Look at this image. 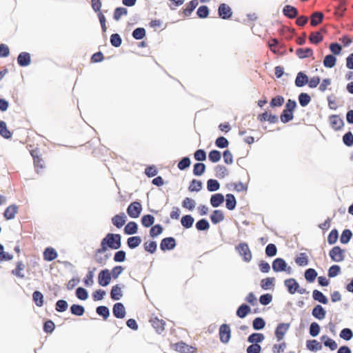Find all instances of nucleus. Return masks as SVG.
<instances>
[{
	"label": "nucleus",
	"instance_id": "32",
	"mask_svg": "<svg viewBox=\"0 0 353 353\" xmlns=\"http://www.w3.org/2000/svg\"><path fill=\"white\" fill-rule=\"evenodd\" d=\"M225 206L229 210H233L236 205V200L232 194H227Z\"/></svg>",
	"mask_w": 353,
	"mask_h": 353
},
{
	"label": "nucleus",
	"instance_id": "37",
	"mask_svg": "<svg viewBox=\"0 0 353 353\" xmlns=\"http://www.w3.org/2000/svg\"><path fill=\"white\" fill-rule=\"evenodd\" d=\"M194 221V218L191 215H189V214L183 216L181 219V225L185 228H187V229L190 228L192 226Z\"/></svg>",
	"mask_w": 353,
	"mask_h": 353
},
{
	"label": "nucleus",
	"instance_id": "6",
	"mask_svg": "<svg viewBox=\"0 0 353 353\" xmlns=\"http://www.w3.org/2000/svg\"><path fill=\"white\" fill-rule=\"evenodd\" d=\"M110 272L108 269L101 270L98 275V282L101 286L105 287L108 285L111 281Z\"/></svg>",
	"mask_w": 353,
	"mask_h": 353
},
{
	"label": "nucleus",
	"instance_id": "36",
	"mask_svg": "<svg viewBox=\"0 0 353 353\" xmlns=\"http://www.w3.org/2000/svg\"><path fill=\"white\" fill-rule=\"evenodd\" d=\"M198 1L197 0H192L190 3H188L186 5L185 8L183 9V14L185 16H190L191 13L193 12V10L196 8L198 6Z\"/></svg>",
	"mask_w": 353,
	"mask_h": 353
},
{
	"label": "nucleus",
	"instance_id": "8",
	"mask_svg": "<svg viewBox=\"0 0 353 353\" xmlns=\"http://www.w3.org/2000/svg\"><path fill=\"white\" fill-rule=\"evenodd\" d=\"M290 326V323H279L277 325V327L275 330V333H274L275 336L277 339V341H280L283 339L285 334L289 330Z\"/></svg>",
	"mask_w": 353,
	"mask_h": 353
},
{
	"label": "nucleus",
	"instance_id": "21",
	"mask_svg": "<svg viewBox=\"0 0 353 353\" xmlns=\"http://www.w3.org/2000/svg\"><path fill=\"white\" fill-rule=\"evenodd\" d=\"M224 200V196L222 194H214L211 196L210 204L214 208H218L223 203Z\"/></svg>",
	"mask_w": 353,
	"mask_h": 353
},
{
	"label": "nucleus",
	"instance_id": "58",
	"mask_svg": "<svg viewBox=\"0 0 353 353\" xmlns=\"http://www.w3.org/2000/svg\"><path fill=\"white\" fill-rule=\"evenodd\" d=\"M205 170V165L203 163H196L194 165L193 173L196 176H201Z\"/></svg>",
	"mask_w": 353,
	"mask_h": 353
},
{
	"label": "nucleus",
	"instance_id": "56",
	"mask_svg": "<svg viewBox=\"0 0 353 353\" xmlns=\"http://www.w3.org/2000/svg\"><path fill=\"white\" fill-rule=\"evenodd\" d=\"M293 117H294L293 112L287 111L285 110H283V111L282 112V113L280 116L281 122H283L284 123H288V122L290 121L291 120H292Z\"/></svg>",
	"mask_w": 353,
	"mask_h": 353
},
{
	"label": "nucleus",
	"instance_id": "40",
	"mask_svg": "<svg viewBox=\"0 0 353 353\" xmlns=\"http://www.w3.org/2000/svg\"><path fill=\"white\" fill-rule=\"evenodd\" d=\"M128 13V10L123 7L117 8L113 13V18L115 21H119L122 16H125Z\"/></svg>",
	"mask_w": 353,
	"mask_h": 353
},
{
	"label": "nucleus",
	"instance_id": "15",
	"mask_svg": "<svg viewBox=\"0 0 353 353\" xmlns=\"http://www.w3.org/2000/svg\"><path fill=\"white\" fill-rule=\"evenodd\" d=\"M329 121L332 128L335 130L341 129L344 125L343 119L338 115L330 116Z\"/></svg>",
	"mask_w": 353,
	"mask_h": 353
},
{
	"label": "nucleus",
	"instance_id": "47",
	"mask_svg": "<svg viewBox=\"0 0 353 353\" xmlns=\"http://www.w3.org/2000/svg\"><path fill=\"white\" fill-rule=\"evenodd\" d=\"M336 59L334 55L328 54L325 56L323 60V65L326 68H332L335 65Z\"/></svg>",
	"mask_w": 353,
	"mask_h": 353
},
{
	"label": "nucleus",
	"instance_id": "38",
	"mask_svg": "<svg viewBox=\"0 0 353 353\" xmlns=\"http://www.w3.org/2000/svg\"><path fill=\"white\" fill-rule=\"evenodd\" d=\"M323 19V14L321 12H316L311 16L310 24L312 26H316L321 23Z\"/></svg>",
	"mask_w": 353,
	"mask_h": 353
},
{
	"label": "nucleus",
	"instance_id": "39",
	"mask_svg": "<svg viewBox=\"0 0 353 353\" xmlns=\"http://www.w3.org/2000/svg\"><path fill=\"white\" fill-rule=\"evenodd\" d=\"M70 312L75 316H81L83 315L85 312V308L81 305L73 304L70 307Z\"/></svg>",
	"mask_w": 353,
	"mask_h": 353
},
{
	"label": "nucleus",
	"instance_id": "51",
	"mask_svg": "<svg viewBox=\"0 0 353 353\" xmlns=\"http://www.w3.org/2000/svg\"><path fill=\"white\" fill-rule=\"evenodd\" d=\"M352 236V233L351 230H350L348 229L344 230L343 231L341 238H340L341 243H343V244L347 243L350 241Z\"/></svg>",
	"mask_w": 353,
	"mask_h": 353
},
{
	"label": "nucleus",
	"instance_id": "10",
	"mask_svg": "<svg viewBox=\"0 0 353 353\" xmlns=\"http://www.w3.org/2000/svg\"><path fill=\"white\" fill-rule=\"evenodd\" d=\"M176 240L173 237H166L161 240L160 248L162 251L173 250L176 247Z\"/></svg>",
	"mask_w": 353,
	"mask_h": 353
},
{
	"label": "nucleus",
	"instance_id": "48",
	"mask_svg": "<svg viewBox=\"0 0 353 353\" xmlns=\"http://www.w3.org/2000/svg\"><path fill=\"white\" fill-rule=\"evenodd\" d=\"M299 101L302 107H305L311 101V97L307 93L302 92L299 95Z\"/></svg>",
	"mask_w": 353,
	"mask_h": 353
},
{
	"label": "nucleus",
	"instance_id": "22",
	"mask_svg": "<svg viewBox=\"0 0 353 353\" xmlns=\"http://www.w3.org/2000/svg\"><path fill=\"white\" fill-rule=\"evenodd\" d=\"M296 54L299 59H305L313 56V50L310 48H297L296 50Z\"/></svg>",
	"mask_w": 353,
	"mask_h": 353
},
{
	"label": "nucleus",
	"instance_id": "4",
	"mask_svg": "<svg viewBox=\"0 0 353 353\" xmlns=\"http://www.w3.org/2000/svg\"><path fill=\"white\" fill-rule=\"evenodd\" d=\"M331 259L334 262H341L345 259V250L339 246H334L329 252Z\"/></svg>",
	"mask_w": 353,
	"mask_h": 353
},
{
	"label": "nucleus",
	"instance_id": "53",
	"mask_svg": "<svg viewBox=\"0 0 353 353\" xmlns=\"http://www.w3.org/2000/svg\"><path fill=\"white\" fill-rule=\"evenodd\" d=\"M0 134L6 139H9L12 136L4 121H0Z\"/></svg>",
	"mask_w": 353,
	"mask_h": 353
},
{
	"label": "nucleus",
	"instance_id": "20",
	"mask_svg": "<svg viewBox=\"0 0 353 353\" xmlns=\"http://www.w3.org/2000/svg\"><path fill=\"white\" fill-rule=\"evenodd\" d=\"M283 14L290 19L296 18L298 15L297 9L292 6H285L283 10Z\"/></svg>",
	"mask_w": 353,
	"mask_h": 353
},
{
	"label": "nucleus",
	"instance_id": "9",
	"mask_svg": "<svg viewBox=\"0 0 353 353\" xmlns=\"http://www.w3.org/2000/svg\"><path fill=\"white\" fill-rule=\"evenodd\" d=\"M218 14L221 19H228L232 17V11L228 5L221 3L219 6Z\"/></svg>",
	"mask_w": 353,
	"mask_h": 353
},
{
	"label": "nucleus",
	"instance_id": "31",
	"mask_svg": "<svg viewBox=\"0 0 353 353\" xmlns=\"http://www.w3.org/2000/svg\"><path fill=\"white\" fill-rule=\"evenodd\" d=\"M265 339V336L262 333H252L248 337V342L250 343H256L262 342Z\"/></svg>",
	"mask_w": 353,
	"mask_h": 353
},
{
	"label": "nucleus",
	"instance_id": "44",
	"mask_svg": "<svg viewBox=\"0 0 353 353\" xmlns=\"http://www.w3.org/2000/svg\"><path fill=\"white\" fill-rule=\"evenodd\" d=\"M196 228L199 231L208 230L210 228V223L205 219H202L196 223Z\"/></svg>",
	"mask_w": 353,
	"mask_h": 353
},
{
	"label": "nucleus",
	"instance_id": "54",
	"mask_svg": "<svg viewBox=\"0 0 353 353\" xmlns=\"http://www.w3.org/2000/svg\"><path fill=\"white\" fill-rule=\"evenodd\" d=\"M307 347L311 351H316L321 350V344L316 340H310L307 341Z\"/></svg>",
	"mask_w": 353,
	"mask_h": 353
},
{
	"label": "nucleus",
	"instance_id": "52",
	"mask_svg": "<svg viewBox=\"0 0 353 353\" xmlns=\"http://www.w3.org/2000/svg\"><path fill=\"white\" fill-rule=\"evenodd\" d=\"M68 307V303L65 300H59L55 305V310L59 312H65Z\"/></svg>",
	"mask_w": 353,
	"mask_h": 353
},
{
	"label": "nucleus",
	"instance_id": "50",
	"mask_svg": "<svg viewBox=\"0 0 353 353\" xmlns=\"http://www.w3.org/2000/svg\"><path fill=\"white\" fill-rule=\"evenodd\" d=\"M32 299L35 304L41 307L43 304V295L39 291H34L32 294Z\"/></svg>",
	"mask_w": 353,
	"mask_h": 353
},
{
	"label": "nucleus",
	"instance_id": "19",
	"mask_svg": "<svg viewBox=\"0 0 353 353\" xmlns=\"http://www.w3.org/2000/svg\"><path fill=\"white\" fill-rule=\"evenodd\" d=\"M31 59L28 52H21L17 57V62L20 66H27L30 63Z\"/></svg>",
	"mask_w": 353,
	"mask_h": 353
},
{
	"label": "nucleus",
	"instance_id": "17",
	"mask_svg": "<svg viewBox=\"0 0 353 353\" xmlns=\"http://www.w3.org/2000/svg\"><path fill=\"white\" fill-rule=\"evenodd\" d=\"M150 321L158 334H161L163 332L165 324L163 320H160L157 317H154L152 318Z\"/></svg>",
	"mask_w": 353,
	"mask_h": 353
},
{
	"label": "nucleus",
	"instance_id": "60",
	"mask_svg": "<svg viewBox=\"0 0 353 353\" xmlns=\"http://www.w3.org/2000/svg\"><path fill=\"white\" fill-rule=\"evenodd\" d=\"M163 232V227L160 224H157L152 227L150 230V235L152 238H155L159 234H161Z\"/></svg>",
	"mask_w": 353,
	"mask_h": 353
},
{
	"label": "nucleus",
	"instance_id": "55",
	"mask_svg": "<svg viewBox=\"0 0 353 353\" xmlns=\"http://www.w3.org/2000/svg\"><path fill=\"white\" fill-rule=\"evenodd\" d=\"M25 268V265L23 263L22 261H19L17 263V268L16 269L13 270L12 271V273L17 276L19 278H24V274L21 272V270H23Z\"/></svg>",
	"mask_w": 353,
	"mask_h": 353
},
{
	"label": "nucleus",
	"instance_id": "41",
	"mask_svg": "<svg viewBox=\"0 0 353 353\" xmlns=\"http://www.w3.org/2000/svg\"><path fill=\"white\" fill-rule=\"evenodd\" d=\"M96 312L98 315L102 316L104 320H106L110 316V310L107 306H98Z\"/></svg>",
	"mask_w": 353,
	"mask_h": 353
},
{
	"label": "nucleus",
	"instance_id": "45",
	"mask_svg": "<svg viewBox=\"0 0 353 353\" xmlns=\"http://www.w3.org/2000/svg\"><path fill=\"white\" fill-rule=\"evenodd\" d=\"M220 188L219 181L216 179H210L207 181V189L209 192H215Z\"/></svg>",
	"mask_w": 353,
	"mask_h": 353
},
{
	"label": "nucleus",
	"instance_id": "30",
	"mask_svg": "<svg viewBox=\"0 0 353 353\" xmlns=\"http://www.w3.org/2000/svg\"><path fill=\"white\" fill-rule=\"evenodd\" d=\"M57 257L56 250L52 248H47L43 252V258L46 261H52Z\"/></svg>",
	"mask_w": 353,
	"mask_h": 353
},
{
	"label": "nucleus",
	"instance_id": "16",
	"mask_svg": "<svg viewBox=\"0 0 353 353\" xmlns=\"http://www.w3.org/2000/svg\"><path fill=\"white\" fill-rule=\"evenodd\" d=\"M312 315L318 320H322L326 316V311L322 305H316L312 309Z\"/></svg>",
	"mask_w": 353,
	"mask_h": 353
},
{
	"label": "nucleus",
	"instance_id": "29",
	"mask_svg": "<svg viewBox=\"0 0 353 353\" xmlns=\"http://www.w3.org/2000/svg\"><path fill=\"white\" fill-rule=\"evenodd\" d=\"M123 296L121 287L117 284L114 285L110 291V297L112 300H119Z\"/></svg>",
	"mask_w": 353,
	"mask_h": 353
},
{
	"label": "nucleus",
	"instance_id": "11",
	"mask_svg": "<svg viewBox=\"0 0 353 353\" xmlns=\"http://www.w3.org/2000/svg\"><path fill=\"white\" fill-rule=\"evenodd\" d=\"M112 312L117 319L124 318L126 314L125 307L122 303H116L113 305Z\"/></svg>",
	"mask_w": 353,
	"mask_h": 353
},
{
	"label": "nucleus",
	"instance_id": "18",
	"mask_svg": "<svg viewBox=\"0 0 353 353\" xmlns=\"http://www.w3.org/2000/svg\"><path fill=\"white\" fill-rule=\"evenodd\" d=\"M126 220V215L123 212H122L120 213L119 214L114 216L112 219V222L114 225H115L118 228H120L125 223Z\"/></svg>",
	"mask_w": 353,
	"mask_h": 353
},
{
	"label": "nucleus",
	"instance_id": "7",
	"mask_svg": "<svg viewBox=\"0 0 353 353\" xmlns=\"http://www.w3.org/2000/svg\"><path fill=\"white\" fill-rule=\"evenodd\" d=\"M231 331L230 326L228 324H223L219 328L220 340L223 343H227L231 337Z\"/></svg>",
	"mask_w": 353,
	"mask_h": 353
},
{
	"label": "nucleus",
	"instance_id": "34",
	"mask_svg": "<svg viewBox=\"0 0 353 353\" xmlns=\"http://www.w3.org/2000/svg\"><path fill=\"white\" fill-rule=\"evenodd\" d=\"M138 225L134 221L129 222L124 228V232L126 234H134L137 233Z\"/></svg>",
	"mask_w": 353,
	"mask_h": 353
},
{
	"label": "nucleus",
	"instance_id": "57",
	"mask_svg": "<svg viewBox=\"0 0 353 353\" xmlns=\"http://www.w3.org/2000/svg\"><path fill=\"white\" fill-rule=\"evenodd\" d=\"M320 330L321 327L317 323L313 322L310 324L309 332L312 336L315 337L318 336L320 332Z\"/></svg>",
	"mask_w": 353,
	"mask_h": 353
},
{
	"label": "nucleus",
	"instance_id": "23",
	"mask_svg": "<svg viewBox=\"0 0 353 353\" xmlns=\"http://www.w3.org/2000/svg\"><path fill=\"white\" fill-rule=\"evenodd\" d=\"M308 82L307 76L303 73V72H298L296 79H295V85L296 86L301 88L304 86Z\"/></svg>",
	"mask_w": 353,
	"mask_h": 353
},
{
	"label": "nucleus",
	"instance_id": "26",
	"mask_svg": "<svg viewBox=\"0 0 353 353\" xmlns=\"http://www.w3.org/2000/svg\"><path fill=\"white\" fill-rule=\"evenodd\" d=\"M17 209L18 208L16 205L8 206L3 213L5 218L8 220L14 219L17 212Z\"/></svg>",
	"mask_w": 353,
	"mask_h": 353
},
{
	"label": "nucleus",
	"instance_id": "14",
	"mask_svg": "<svg viewBox=\"0 0 353 353\" xmlns=\"http://www.w3.org/2000/svg\"><path fill=\"white\" fill-rule=\"evenodd\" d=\"M284 285L288 288L289 293L291 294H294L296 292H297L298 288H299V284L298 282L296 281V279L292 278L285 280Z\"/></svg>",
	"mask_w": 353,
	"mask_h": 353
},
{
	"label": "nucleus",
	"instance_id": "13",
	"mask_svg": "<svg viewBox=\"0 0 353 353\" xmlns=\"http://www.w3.org/2000/svg\"><path fill=\"white\" fill-rule=\"evenodd\" d=\"M325 32L326 30L324 28H322L317 32H311L310 35L309 36V40L310 43L313 44H318L321 42L323 39V33Z\"/></svg>",
	"mask_w": 353,
	"mask_h": 353
},
{
	"label": "nucleus",
	"instance_id": "3",
	"mask_svg": "<svg viewBox=\"0 0 353 353\" xmlns=\"http://www.w3.org/2000/svg\"><path fill=\"white\" fill-rule=\"evenodd\" d=\"M236 251L243 256L244 261L250 262L252 259V253L246 243H241L236 247Z\"/></svg>",
	"mask_w": 353,
	"mask_h": 353
},
{
	"label": "nucleus",
	"instance_id": "49",
	"mask_svg": "<svg viewBox=\"0 0 353 353\" xmlns=\"http://www.w3.org/2000/svg\"><path fill=\"white\" fill-rule=\"evenodd\" d=\"M154 222V217L151 214L144 215L141 218V223L145 228H148V227L152 225Z\"/></svg>",
	"mask_w": 353,
	"mask_h": 353
},
{
	"label": "nucleus",
	"instance_id": "24",
	"mask_svg": "<svg viewBox=\"0 0 353 353\" xmlns=\"http://www.w3.org/2000/svg\"><path fill=\"white\" fill-rule=\"evenodd\" d=\"M224 214L221 210H215L210 216L212 223L217 224L224 220Z\"/></svg>",
	"mask_w": 353,
	"mask_h": 353
},
{
	"label": "nucleus",
	"instance_id": "64",
	"mask_svg": "<svg viewBox=\"0 0 353 353\" xmlns=\"http://www.w3.org/2000/svg\"><path fill=\"white\" fill-rule=\"evenodd\" d=\"M277 253V248L273 243L268 244L265 248V254L268 256H274Z\"/></svg>",
	"mask_w": 353,
	"mask_h": 353
},
{
	"label": "nucleus",
	"instance_id": "59",
	"mask_svg": "<svg viewBox=\"0 0 353 353\" xmlns=\"http://www.w3.org/2000/svg\"><path fill=\"white\" fill-rule=\"evenodd\" d=\"M340 337L345 341H350L353 337V332L350 328H343L340 332Z\"/></svg>",
	"mask_w": 353,
	"mask_h": 353
},
{
	"label": "nucleus",
	"instance_id": "12",
	"mask_svg": "<svg viewBox=\"0 0 353 353\" xmlns=\"http://www.w3.org/2000/svg\"><path fill=\"white\" fill-rule=\"evenodd\" d=\"M257 119L260 122L268 121L270 123H275L278 122V117L276 115L272 114L265 111L262 114L257 116Z\"/></svg>",
	"mask_w": 353,
	"mask_h": 353
},
{
	"label": "nucleus",
	"instance_id": "27",
	"mask_svg": "<svg viewBox=\"0 0 353 353\" xmlns=\"http://www.w3.org/2000/svg\"><path fill=\"white\" fill-rule=\"evenodd\" d=\"M312 298L314 301L323 304H327L328 303L327 298L318 290H314L312 292Z\"/></svg>",
	"mask_w": 353,
	"mask_h": 353
},
{
	"label": "nucleus",
	"instance_id": "46",
	"mask_svg": "<svg viewBox=\"0 0 353 353\" xmlns=\"http://www.w3.org/2000/svg\"><path fill=\"white\" fill-rule=\"evenodd\" d=\"M265 322L261 317H256L252 322V327L255 330H261L264 328Z\"/></svg>",
	"mask_w": 353,
	"mask_h": 353
},
{
	"label": "nucleus",
	"instance_id": "63",
	"mask_svg": "<svg viewBox=\"0 0 353 353\" xmlns=\"http://www.w3.org/2000/svg\"><path fill=\"white\" fill-rule=\"evenodd\" d=\"M195 201L188 197H186L182 202V206L190 210H192L195 208Z\"/></svg>",
	"mask_w": 353,
	"mask_h": 353
},
{
	"label": "nucleus",
	"instance_id": "42",
	"mask_svg": "<svg viewBox=\"0 0 353 353\" xmlns=\"http://www.w3.org/2000/svg\"><path fill=\"white\" fill-rule=\"evenodd\" d=\"M321 340L324 341V345L328 347L331 350H335L337 348V343L327 336H322Z\"/></svg>",
	"mask_w": 353,
	"mask_h": 353
},
{
	"label": "nucleus",
	"instance_id": "5",
	"mask_svg": "<svg viewBox=\"0 0 353 353\" xmlns=\"http://www.w3.org/2000/svg\"><path fill=\"white\" fill-rule=\"evenodd\" d=\"M141 210V204L138 201H134L128 207L127 213L131 218H137L139 216Z\"/></svg>",
	"mask_w": 353,
	"mask_h": 353
},
{
	"label": "nucleus",
	"instance_id": "28",
	"mask_svg": "<svg viewBox=\"0 0 353 353\" xmlns=\"http://www.w3.org/2000/svg\"><path fill=\"white\" fill-rule=\"evenodd\" d=\"M251 311L250 307L247 304H242L241 305L237 310H236V315L241 319L245 318Z\"/></svg>",
	"mask_w": 353,
	"mask_h": 353
},
{
	"label": "nucleus",
	"instance_id": "1",
	"mask_svg": "<svg viewBox=\"0 0 353 353\" xmlns=\"http://www.w3.org/2000/svg\"><path fill=\"white\" fill-rule=\"evenodd\" d=\"M102 241L113 250H117L121 246V236L119 234L108 233Z\"/></svg>",
	"mask_w": 353,
	"mask_h": 353
},
{
	"label": "nucleus",
	"instance_id": "62",
	"mask_svg": "<svg viewBox=\"0 0 353 353\" xmlns=\"http://www.w3.org/2000/svg\"><path fill=\"white\" fill-rule=\"evenodd\" d=\"M295 262L299 266H305L308 264L307 256L305 253H301L299 256L295 259Z\"/></svg>",
	"mask_w": 353,
	"mask_h": 353
},
{
	"label": "nucleus",
	"instance_id": "25",
	"mask_svg": "<svg viewBox=\"0 0 353 353\" xmlns=\"http://www.w3.org/2000/svg\"><path fill=\"white\" fill-rule=\"evenodd\" d=\"M176 350L181 353H193L194 348L185 344L183 342H179L176 344Z\"/></svg>",
	"mask_w": 353,
	"mask_h": 353
},
{
	"label": "nucleus",
	"instance_id": "61",
	"mask_svg": "<svg viewBox=\"0 0 353 353\" xmlns=\"http://www.w3.org/2000/svg\"><path fill=\"white\" fill-rule=\"evenodd\" d=\"M76 296L80 300L84 301L88 299V293L85 288L79 287L76 290Z\"/></svg>",
	"mask_w": 353,
	"mask_h": 353
},
{
	"label": "nucleus",
	"instance_id": "33",
	"mask_svg": "<svg viewBox=\"0 0 353 353\" xmlns=\"http://www.w3.org/2000/svg\"><path fill=\"white\" fill-rule=\"evenodd\" d=\"M141 243V239L139 236L129 237L127 240V245L130 249L137 248Z\"/></svg>",
	"mask_w": 353,
	"mask_h": 353
},
{
	"label": "nucleus",
	"instance_id": "35",
	"mask_svg": "<svg viewBox=\"0 0 353 353\" xmlns=\"http://www.w3.org/2000/svg\"><path fill=\"white\" fill-rule=\"evenodd\" d=\"M317 274H318L317 272L314 269L309 268L305 271L304 276H305V279H306V281L307 282L312 283L314 281L315 279L316 278Z\"/></svg>",
	"mask_w": 353,
	"mask_h": 353
},
{
	"label": "nucleus",
	"instance_id": "43",
	"mask_svg": "<svg viewBox=\"0 0 353 353\" xmlns=\"http://www.w3.org/2000/svg\"><path fill=\"white\" fill-rule=\"evenodd\" d=\"M274 277H268L263 279L261 281V287L262 289L267 290H269L271 287L274 286Z\"/></svg>",
	"mask_w": 353,
	"mask_h": 353
},
{
	"label": "nucleus",
	"instance_id": "2",
	"mask_svg": "<svg viewBox=\"0 0 353 353\" xmlns=\"http://www.w3.org/2000/svg\"><path fill=\"white\" fill-rule=\"evenodd\" d=\"M272 269L276 272H285L290 274L292 268L288 266L285 261L282 258H276L272 262Z\"/></svg>",
	"mask_w": 353,
	"mask_h": 353
}]
</instances>
